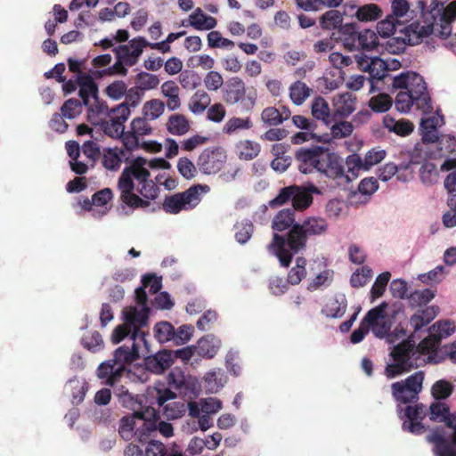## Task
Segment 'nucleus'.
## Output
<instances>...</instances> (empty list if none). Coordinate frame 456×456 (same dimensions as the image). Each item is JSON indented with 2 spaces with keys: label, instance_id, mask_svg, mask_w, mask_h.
Instances as JSON below:
<instances>
[{
  "label": "nucleus",
  "instance_id": "obj_1",
  "mask_svg": "<svg viewBox=\"0 0 456 456\" xmlns=\"http://www.w3.org/2000/svg\"><path fill=\"white\" fill-rule=\"evenodd\" d=\"M147 159L137 157L126 166L118 181L120 200L127 207L146 208L159 195V187L150 178Z\"/></svg>",
  "mask_w": 456,
  "mask_h": 456
},
{
  "label": "nucleus",
  "instance_id": "obj_2",
  "mask_svg": "<svg viewBox=\"0 0 456 456\" xmlns=\"http://www.w3.org/2000/svg\"><path fill=\"white\" fill-rule=\"evenodd\" d=\"M439 19L443 31L447 37L451 34L450 24L456 19V1L451 2L445 8L443 4H436L428 11H422L420 17L404 28V32L411 45H418L424 37L430 36L434 25Z\"/></svg>",
  "mask_w": 456,
  "mask_h": 456
},
{
  "label": "nucleus",
  "instance_id": "obj_3",
  "mask_svg": "<svg viewBox=\"0 0 456 456\" xmlns=\"http://www.w3.org/2000/svg\"><path fill=\"white\" fill-rule=\"evenodd\" d=\"M307 240L308 237L303 227L299 224H296L291 226L286 235L273 233L267 249L278 258L282 267H289L293 256L305 249Z\"/></svg>",
  "mask_w": 456,
  "mask_h": 456
},
{
  "label": "nucleus",
  "instance_id": "obj_4",
  "mask_svg": "<svg viewBox=\"0 0 456 456\" xmlns=\"http://www.w3.org/2000/svg\"><path fill=\"white\" fill-rule=\"evenodd\" d=\"M332 38L342 44L348 52L371 51L379 45V37L374 30L360 29L356 23H346L339 31L332 32Z\"/></svg>",
  "mask_w": 456,
  "mask_h": 456
},
{
  "label": "nucleus",
  "instance_id": "obj_5",
  "mask_svg": "<svg viewBox=\"0 0 456 456\" xmlns=\"http://www.w3.org/2000/svg\"><path fill=\"white\" fill-rule=\"evenodd\" d=\"M416 354L415 344L410 340H403L395 346L390 352L393 362L386 365L384 375L392 379L418 368Z\"/></svg>",
  "mask_w": 456,
  "mask_h": 456
},
{
  "label": "nucleus",
  "instance_id": "obj_6",
  "mask_svg": "<svg viewBox=\"0 0 456 456\" xmlns=\"http://www.w3.org/2000/svg\"><path fill=\"white\" fill-rule=\"evenodd\" d=\"M207 184H194L183 192L166 196L162 209L167 214L176 215L183 210H191L201 200L200 195L209 191Z\"/></svg>",
  "mask_w": 456,
  "mask_h": 456
},
{
  "label": "nucleus",
  "instance_id": "obj_7",
  "mask_svg": "<svg viewBox=\"0 0 456 456\" xmlns=\"http://www.w3.org/2000/svg\"><path fill=\"white\" fill-rule=\"evenodd\" d=\"M425 373L418 370L404 379L391 384V394L399 404H408L418 402L419 395L423 388Z\"/></svg>",
  "mask_w": 456,
  "mask_h": 456
},
{
  "label": "nucleus",
  "instance_id": "obj_8",
  "mask_svg": "<svg viewBox=\"0 0 456 456\" xmlns=\"http://www.w3.org/2000/svg\"><path fill=\"white\" fill-rule=\"evenodd\" d=\"M223 100L228 105L240 103L243 110H250L256 103V95L247 94L244 81L239 77H233L223 89Z\"/></svg>",
  "mask_w": 456,
  "mask_h": 456
},
{
  "label": "nucleus",
  "instance_id": "obj_9",
  "mask_svg": "<svg viewBox=\"0 0 456 456\" xmlns=\"http://www.w3.org/2000/svg\"><path fill=\"white\" fill-rule=\"evenodd\" d=\"M316 172L329 179L339 180L346 183L351 182L349 175H346L341 158L337 153L331 152L326 148Z\"/></svg>",
  "mask_w": 456,
  "mask_h": 456
},
{
  "label": "nucleus",
  "instance_id": "obj_10",
  "mask_svg": "<svg viewBox=\"0 0 456 456\" xmlns=\"http://www.w3.org/2000/svg\"><path fill=\"white\" fill-rule=\"evenodd\" d=\"M134 418L142 420V425L137 428L134 435L141 443H146L151 433L156 432L157 427L153 422L146 421L144 413L142 411L134 412L132 417H123L120 422L119 434L126 440L130 439L135 426Z\"/></svg>",
  "mask_w": 456,
  "mask_h": 456
},
{
  "label": "nucleus",
  "instance_id": "obj_11",
  "mask_svg": "<svg viewBox=\"0 0 456 456\" xmlns=\"http://www.w3.org/2000/svg\"><path fill=\"white\" fill-rule=\"evenodd\" d=\"M227 159L226 151L223 147H208L204 149L197 159L199 169L206 175L218 173Z\"/></svg>",
  "mask_w": 456,
  "mask_h": 456
},
{
  "label": "nucleus",
  "instance_id": "obj_12",
  "mask_svg": "<svg viewBox=\"0 0 456 456\" xmlns=\"http://www.w3.org/2000/svg\"><path fill=\"white\" fill-rule=\"evenodd\" d=\"M360 69L370 74V92L376 90V83L383 80L389 70L387 62L379 57H370L364 53L355 56Z\"/></svg>",
  "mask_w": 456,
  "mask_h": 456
},
{
  "label": "nucleus",
  "instance_id": "obj_13",
  "mask_svg": "<svg viewBox=\"0 0 456 456\" xmlns=\"http://www.w3.org/2000/svg\"><path fill=\"white\" fill-rule=\"evenodd\" d=\"M325 148L319 145L301 147L295 152V160L302 174L316 172Z\"/></svg>",
  "mask_w": 456,
  "mask_h": 456
},
{
  "label": "nucleus",
  "instance_id": "obj_14",
  "mask_svg": "<svg viewBox=\"0 0 456 456\" xmlns=\"http://www.w3.org/2000/svg\"><path fill=\"white\" fill-rule=\"evenodd\" d=\"M130 109L126 104H118L109 112V120L102 124L105 134L111 138H119L125 130V122L130 116Z\"/></svg>",
  "mask_w": 456,
  "mask_h": 456
},
{
  "label": "nucleus",
  "instance_id": "obj_15",
  "mask_svg": "<svg viewBox=\"0 0 456 456\" xmlns=\"http://www.w3.org/2000/svg\"><path fill=\"white\" fill-rule=\"evenodd\" d=\"M149 307H142L137 309L130 306L124 311L125 322L131 327L133 333L131 338L140 339V341L147 347L146 334L142 328L147 325Z\"/></svg>",
  "mask_w": 456,
  "mask_h": 456
},
{
  "label": "nucleus",
  "instance_id": "obj_16",
  "mask_svg": "<svg viewBox=\"0 0 456 456\" xmlns=\"http://www.w3.org/2000/svg\"><path fill=\"white\" fill-rule=\"evenodd\" d=\"M144 47H146V39L138 37L130 40L128 45H119L115 47L113 52L116 59H120L127 67H132L138 62Z\"/></svg>",
  "mask_w": 456,
  "mask_h": 456
},
{
  "label": "nucleus",
  "instance_id": "obj_17",
  "mask_svg": "<svg viewBox=\"0 0 456 456\" xmlns=\"http://www.w3.org/2000/svg\"><path fill=\"white\" fill-rule=\"evenodd\" d=\"M427 441L434 445L436 456H456V429L450 440L445 437L443 428H436L427 436Z\"/></svg>",
  "mask_w": 456,
  "mask_h": 456
},
{
  "label": "nucleus",
  "instance_id": "obj_18",
  "mask_svg": "<svg viewBox=\"0 0 456 456\" xmlns=\"http://www.w3.org/2000/svg\"><path fill=\"white\" fill-rule=\"evenodd\" d=\"M126 371V366L118 365L117 362L110 360L100 364L97 376L101 379H105L106 385L114 387L120 381Z\"/></svg>",
  "mask_w": 456,
  "mask_h": 456
},
{
  "label": "nucleus",
  "instance_id": "obj_19",
  "mask_svg": "<svg viewBox=\"0 0 456 456\" xmlns=\"http://www.w3.org/2000/svg\"><path fill=\"white\" fill-rule=\"evenodd\" d=\"M356 100V96L349 92L336 94L332 100L335 119L351 115L355 110Z\"/></svg>",
  "mask_w": 456,
  "mask_h": 456
},
{
  "label": "nucleus",
  "instance_id": "obj_20",
  "mask_svg": "<svg viewBox=\"0 0 456 456\" xmlns=\"http://www.w3.org/2000/svg\"><path fill=\"white\" fill-rule=\"evenodd\" d=\"M311 114L315 122L320 121L326 126H330L335 120L329 102L320 95L314 97L311 102Z\"/></svg>",
  "mask_w": 456,
  "mask_h": 456
},
{
  "label": "nucleus",
  "instance_id": "obj_21",
  "mask_svg": "<svg viewBox=\"0 0 456 456\" xmlns=\"http://www.w3.org/2000/svg\"><path fill=\"white\" fill-rule=\"evenodd\" d=\"M174 359L170 351H160L154 355L145 357V368L156 374H160L169 369L173 364Z\"/></svg>",
  "mask_w": 456,
  "mask_h": 456
},
{
  "label": "nucleus",
  "instance_id": "obj_22",
  "mask_svg": "<svg viewBox=\"0 0 456 456\" xmlns=\"http://www.w3.org/2000/svg\"><path fill=\"white\" fill-rule=\"evenodd\" d=\"M140 343V339L131 338L130 346L123 345L115 350L113 361L118 365L125 366L139 359Z\"/></svg>",
  "mask_w": 456,
  "mask_h": 456
},
{
  "label": "nucleus",
  "instance_id": "obj_23",
  "mask_svg": "<svg viewBox=\"0 0 456 456\" xmlns=\"http://www.w3.org/2000/svg\"><path fill=\"white\" fill-rule=\"evenodd\" d=\"M438 312V306L431 305L414 314L410 319V323L414 331H418L429 324L436 317Z\"/></svg>",
  "mask_w": 456,
  "mask_h": 456
},
{
  "label": "nucleus",
  "instance_id": "obj_24",
  "mask_svg": "<svg viewBox=\"0 0 456 456\" xmlns=\"http://www.w3.org/2000/svg\"><path fill=\"white\" fill-rule=\"evenodd\" d=\"M410 164L419 165L428 162L429 159H436L432 145L424 142H417L409 152Z\"/></svg>",
  "mask_w": 456,
  "mask_h": 456
},
{
  "label": "nucleus",
  "instance_id": "obj_25",
  "mask_svg": "<svg viewBox=\"0 0 456 456\" xmlns=\"http://www.w3.org/2000/svg\"><path fill=\"white\" fill-rule=\"evenodd\" d=\"M221 341L213 335L201 338L196 346L199 355L205 358H213L220 348Z\"/></svg>",
  "mask_w": 456,
  "mask_h": 456
},
{
  "label": "nucleus",
  "instance_id": "obj_26",
  "mask_svg": "<svg viewBox=\"0 0 456 456\" xmlns=\"http://www.w3.org/2000/svg\"><path fill=\"white\" fill-rule=\"evenodd\" d=\"M79 86L78 94L82 99L84 105L89 104L91 96L97 98L98 87L94 78L90 75H80L77 77Z\"/></svg>",
  "mask_w": 456,
  "mask_h": 456
},
{
  "label": "nucleus",
  "instance_id": "obj_27",
  "mask_svg": "<svg viewBox=\"0 0 456 456\" xmlns=\"http://www.w3.org/2000/svg\"><path fill=\"white\" fill-rule=\"evenodd\" d=\"M216 20L205 14L200 8H197L189 16V25L196 30H210L216 28Z\"/></svg>",
  "mask_w": 456,
  "mask_h": 456
},
{
  "label": "nucleus",
  "instance_id": "obj_28",
  "mask_svg": "<svg viewBox=\"0 0 456 456\" xmlns=\"http://www.w3.org/2000/svg\"><path fill=\"white\" fill-rule=\"evenodd\" d=\"M296 224L294 209L285 208L274 216L272 228L277 232H283L288 229L289 230Z\"/></svg>",
  "mask_w": 456,
  "mask_h": 456
},
{
  "label": "nucleus",
  "instance_id": "obj_29",
  "mask_svg": "<svg viewBox=\"0 0 456 456\" xmlns=\"http://www.w3.org/2000/svg\"><path fill=\"white\" fill-rule=\"evenodd\" d=\"M320 26L324 30L339 29L345 25L343 24V15L338 10H330L324 12L319 18Z\"/></svg>",
  "mask_w": 456,
  "mask_h": 456
},
{
  "label": "nucleus",
  "instance_id": "obj_30",
  "mask_svg": "<svg viewBox=\"0 0 456 456\" xmlns=\"http://www.w3.org/2000/svg\"><path fill=\"white\" fill-rule=\"evenodd\" d=\"M167 131L174 135H183L190 130V122L183 114H173L167 122Z\"/></svg>",
  "mask_w": 456,
  "mask_h": 456
},
{
  "label": "nucleus",
  "instance_id": "obj_31",
  "mask_svg": "<svg viewBox=\"0 0 456 456\" xmlns=\"http://www.w3.org/2000/svg\"><path fill=\"white\" fill-rule=\"evenodd\" d=\"M260 144L250 141L242 140L236 144V153L241 160H251L258 156L260 152Z\"/></svg>",
  "mask_w": 456,
  "mask_h": 456
},
{
  "label": "nucleus",
  "instance_id": "obj_32",
  "mask_svg": "<svg viewBox=\"0 0 456 456\" xmlns=\"http://www.w3.org/2000/svg\"><path fill=\"white\" fill-rule=\"evenodd\" d=\"M317 191V188L314 185L311 187L310 191L306 190L305 188L297 186V191H295L292 198V209H294V211L305 210L309 208L313 203V196L311 192Z\"/></svg>",
  "mask_w": 456,
  "mask_h": 456
},
{
  "label": "nucleus",
  "instance_id": "obj_33",
  "mask_svg": "<svg viewBox=\"0 0 456 456\" xmlns=\"http://www.w3.org/2000/svg\"><path fill=\"white\" fill-rule=\"evenodd\" d=\"M299 224L303 227V230L308 239L312 236H317L324 233L328 228L325 219L314 216L305 218L303 223Z\"/></svg>",
  "mask_w": 456,
  "mask_h": 456
},
{
  "label": "nucleus",
  "instance_id": "obj_34",
  "mask_svg": "<svg viewBox=\"0 0 456 456\" xmlns=\"http://www.w3.org/2000/svg\"><path fill=\"white\" fill-rule=\"evenodd\" d=\"M312 94L313 89L300 80L292 83L289 86V97L297 106L302 105Z\"/></svg>",
  "mask_w": 456,
  "mask_h": 456
},
{
  "label": "nucleus",
  "instance_id": "obj_35",
  "mask_svg": "<svg viewBox=\"0 0 456 456\" xmlns=\"http://www.w3.org/2000/svg\"><path fill=\"white\" fill-rule=\"evenodd\" d=\"M123 150L118 148L104 149L102 154V164L108 170H118L122 163Z\"/></svg>",
  "mask_w": 456,
  "mask_h": 456
},
{
  "label": "nucleus",
  "instance_id": "obj_36",
  "mask_svg": "<svg viewBox=\"0 0 456 456\" xmlns=\"http://www.w3.org/2000/svg\"><path fill=\"white\" fill-rule=\"evenodd\" d=\"M210 102L209 94L204 90H198L190 100L189 109L194 114H200L209 106Z\"/></svg>",
  "mask_w": 456,
  "mask_h": 456
},
{
  "label": "nucleus",
  "instance_id": "obj_37",
  "mask_svg": "<svg viewBox=\"0 0 456 456\" xmlns=\"http://www.w3.org/2000/svg\"><path fill=\"white\" fill-rule=\"evenodd\" d=\"M436 148V151H435L436 159L454 154L456 153V138L452 135L442 134Z\"/></svg>",
  "mask_w": 456,
  "mask_h": 456
},
{
  "label": "nucleus",
  "instance_id": "obj_38",
  "mask_svg": "<svg viewBox=\"0 0 456 456\" xmlns=\"http://www.w3.org/2000/svg\"><path fill=\"white\" fill-rule=\"evenodd\" d=\"M253 126L249 117L238 118L232 117L227 120L223 127V132L226 134H232L240 130H248Z\"/></svg>",
  "mask_w": 456,
  "mask_h": 456
},
{
  "label": "nucleus",
  "instance_id": "obj_39",
  "mask_svg": "<svg viewBox=\"0 0 456 456\" xmlns=\"http://www.w3.org/2000/svg\"><path fill=\"white\" fill-rule=\"evenodd\" d=\"M382 11L375 4H364L358 8L355 17L360 21L376 20L381 17Z\"/></svg>",
  "mask_w": 456,
  "mask_h": 456
},
{
  "label": "nucleus",
  "instance_id": "obj_40",
  "mask_svg": "<svg viewBox=\"0 0 456 456\" xmlns=\"http://www.w3.org/2000/svg\"><path fill=\"white\" fill-rule=\"evenodd\" d=\"M306 259L298 256L296 259V265L288 273V282L291 285H297L306 275Z\"/></svg>",
  "mask_w": 456,
  "mask_h": 456
},
{
  "label": "nucleus",
  "instance_id": "obj_41",
  "mask_svg": "<svg viewBox=\"0 0 456 456\" xmlns=\"http://www.w3.org/2000/svg\"><path fill=\"white\" fill-rule=\"evenodd\" d=\"M454 386L448 380L439 379L431 387V395L436 400H444L451 396Z\"/></svg>",
  "mask_w": 456,
  "mask_h": 456
},
{
  "label": "nucleus",
  "instance_id": "obj_42",
  "mask_svg": "<svg viewBox=\"0 0 456 456\" xmlns=\"http://www.w3.org/2000/svg\"><path fill=\"white\" fill-rule=\"evenodd\" d=\"M387 307V304L386 302H382L379 305L368 311L362 322L365 323V325H369V329L370 327H374L379 322V321L380 319L385 318Z\"/></svg>",
  "mask_w": 456,
  "mask_h": 456
},
{
  "label": "nucleus",
  "instance_id": "obj_43",
  "mask_svg": "<svg viewBox=\"0 0 456 456\" xmlns=\"http://www.w3.org/2000/svg\"><path fill=\"white\" fill-rule=\"evenodd\" d=\"M346 166L347 167V173H346V175H349L351 181L358 176L360 171H366L362 158L355 153L347 156L346 159Z\"/></svg>",
  "mask_w": 456,
  "mask_h": 456
},
{
  "label": "nucleus",
  "instance_id": "obj_44",
  "mask_svg": "<svg viewBox=\"0 0 456 456\" xmlns=\"http://www.w3.org/2000/svg\"><path fill=\"white\" fill-rule=\"evenodd\" d=\"M392 98L387 94H379L369 101V107L375 112H386L392 106Z\"/></svg>",
  "mask_w": 456,
  "mask_h": 456
},
{
  "label": "nucleus",
  "instance_id": "obj_45",
  "mask_svg": "<svg viewBox=\"0 0 456 456\" xmlns=\"http://www.w3.org/2000/svg\"><path fill=\"white\" fill-rule=\"evenodd\" d=\"M440 342L439 337L437 338L436 335L431 331L428 337L422 339L419 345L415 346L416 353L417 354H428L435 352L438 348Z\"/></svg>",
  "mask_w": 456,
  "mask_h": 456
},
{
  "label": "nucleus",
  "instance_id": "obj_46",
  "mask_svg": "<svg viewBox=\"0 0 456 456\" xmlns=\"http://www.w3.org/2000/svg\"><path fill=\"white\" fill-rule=\"evenodd\" d=\"M419 178L424 184L431 185L437 182L438 171L435 164L425 162L419 168Z\"/></svg>",
  "mask_w": 456,
  "mask_h": 456
},
{
  "label": "nucleus",
  "instance_id": "obj_47",
  "mask_svg": "<svg viewBox=\"0 0 456 456\" xmlns=\"http://www.w3.org/2000/svg\"><path fill=\"white\" fill-rule=\"evenodd\" d=\"M154 332L156 338L160 342H167L175 339V328L167 322H161L155 325Z\"/></svg>",
  "mask_w": 456,
  "mask_h": 456
},
{
  "label": "nucleus",
  "instance_id": "obj_48",
  "mask_svg": "<svg viewBox=\"0 0 456 456\" xmlns=\"http://www.w3.org/2000/svg\"><path fill=\"white\" fill-rule=\"evenodd\" d=\"M159 84L158 76L148 72H140L136 76V86L144 91L156 88Z\"/></svg>",
  "mask_w": 456,
  "mask_h": 456
},
{
  "label": "nucleus",
  "instance_id": "obj_49",
  "mask_svg": "<svg viewBox=\"0 0 456 456\" xmlns=\"http://www.w3.org/2000/svg\"><path fill=\"white\" fill-rule=\"evenodd\" d=\"M435 297V293L429 289L415 290L409 296V304L411 307L427 305Z\"/></svg>",
  "mask_w": 456,
  "mask_h": 456
},
{
  "label": "nucleus",
  "instance_id": "obj_50",
  "mask_svg": "<svg viewBox=\"0 0 456 456\" xmlns=\"http://www.w3.org/2000/svg\"><path fill=\"white\" fill-rule=\"evenodd\" d=\"M390 277L391 274L389 272H384L376 278V281L370 289L371 301H374L383 296Z\"/></svg>",
  "mask_w": 456,
  "mask_h": 456
},
{
  "label": "nucleus",
  "instance_id": "obj_51",
  "mask_svg": "<svg viewBox=\"0 0 456 456\" xmlns=\"http://www.w3.org/2000/svg\"><path fill=\"white\" fill-rule=\"evenodd\" d=\"M295 191H297V185H290L281 188L278 195L269 201V206L271 208H276L282 206L289 201L292 202V198Z\"/></svg>",
  "mask_w": 456,
  "mask_h": 456
},
{
  "label": "nucleus",
  "instance_id": "obj_52",
  "mask_svg": "<svg viewBox=\"0 0 456 456\" xmlns=\"http://www.w3.org/2000/svg\"><path fill=\"white\" fill-rule=\"evenodd\" d=\"M165 110V104L162 101L154 99L147 102L143 106V115L151 119L154 120L160 117Z\"/></svg>",
  "mask_w": 456,
  "mask_h": 456
},
{
  "label": "nucleus",
  "instance_id": "obj_53",
  "mask_svg": "<svg viewBox=\"0 0 456 456\" xmlns=\"http://www.w3.org/2000/svg\"><path fill=\"white\" fill-rule=\"evenodd\" d=\"M82 112V102L75 98L67 100L61 108V113L65 118H75Z\"/></svg>",
  "mask_w": 456,
  "mask_h": 456
},
{
  "label": "nucleus",
  "instance_id": "obj_54",
  "mask_svg": "<svg viewBox=\"0 0 456 456\" xmlns=\"http://www.w3.org/2000/svg\"><path fill=\"white\" fill-rule=\"evenodd\" d=\"M235 239L240 244H245L252 236L254 225L250 221H245L235 224Z\"/></svg>",
  "mask_w": 456,
  "mask_h": 456
},
{
  "label": "nucleus",
  "instance_id": "obj_55",
  "mask_svg": "<svg viewBox=\"0 0 456 456\" xmlns=\"http://www.w3.org/2000/svg\"><path fill=\"white\" fill-rule=\"evenodd\" d=\"M178 78L180 85L186 90H193L200 85V77L193 70L182 71Z\"/></svg>",
  "mask_w": 456,
  "mask_h": 456
},
{
  "label": "nucleus",
  "instance_id": "obj_56",
  "mask_svg": "<svg viewBox=\"0 0 456 456\" xmlns=\"http://www.w3.org/2000/svg\"><path fill=\"white\" fill-rule=\"evenodd\" d=\"M261 120L267 126H276L282 124L280 110L275 107H266L261 113Z\"/></svg>",
  "mask_w": 456,
  "mask_h": 456
},
{
  "label": "nucleus",
  "instance_id": "obj_57",
  "mask_svg": "<svg viewBox=\"0 0 456 456\" xmlns=\"http://www.w3.org/2000/svg\"><path fill=\"white\" fill-rule=\"evenodd\" d=\"M455 329L456 327L454 322L450 320L438 321L433 324L431 328L432 332L435 333L437 338L439 337L440 340L454 333Z\"/></svg>",
  "mask_w": 456,
  "mask_h": 456
},
{
  "label": "nucleus",
  "instance_id": "obj_58",
  "mask_svg": "<svg viewBox=\"0 0 456 456\" xmlns=\"http://www.w3.org/2000/svg\"><path fill=\"white\" fill-rule=\"evenodd\" d=\"M429 419L432 421L444 422V419L450 413V408L445 403L435 402L429 407Z\"/></svg>",
  "mask_w": 456,
  "mask_h": 456
},
{
  "label": "nucleus",
  "instance_id": "obj_59",
  "mask_svg": "<svg viewBox=\"0 0 456 456\" xmlns=\"http://www.w3.org/2000/svg\"><path fill=\"white\" fill-rule=\"evenodd\" d=\"M400 23L394 19V16L388 15L385 20L378 22L377 31L380 37H388L395 32L396 25Z\"/></svg>",
  "mask_w": 456,
  "mask_h": 456
},
{
  "label": "nucleus",
  "instance_id": "obj_60",
  "mask_svg": "<svg viewBox=\"0 0 456 456\" xmlns=\"http://www.w3.org/2000/svg\"><path fill=\"white\" fill-rule=\"evenodd\" d=\"M163 413L168 419H176L181 418L186 411L184 403L171 402L163 408Z\"/></svg>",
  "mask_w": 456,
  "mask_h": 456
},
{
  "label": "nucleus",
  "instance_id": "obj_61",
  "mask_svg": "<svg viewBox=\"0 0 456 456\" xmlns=\"http://www.w3.org/2000/svg\"><path fill=\"white\" fill-rule=\"evenodd\" d=\"M177 169L179 174L187 180L192 179L197 174L195 165L186 157L178 159Z\"/></svg>",
  "mask_w": 456,
  "mask_h": 456
},
{
  "label": "nucleus",
  "instance_id": "obj_62",
  "mask_svg": "<svg viewBox=\"0 0 456 456\" xmlns=\"http://www.w3.org/2000/svg\"><path fill=\"white\" fill-rule=\"evenodd\" d=\"M82 345L92 352L100 351L103 346L102 335L98 331H94L82 338Z\"/></svg>",
  "mask_w": 456,
  "mask_h": 456
},
{
  "label": "nucleus",
  "instance_id": "obj_63",
  "mask_svg": "<svg viewBox=\"0 0 456 456\" xmlns=\"http://www.w3.org/2000/svg\"><path fill=\"white\" fill-rule=\"evenodd\" d=\"M386 155L387 153L384 150H379L376 148L370 150L362 159L365 170L368 171L371 167L381 162L385 159Z\"/></svg>",
  "mask_w": 456,
  "mask_h": 456
},
{
  "label": "nucleus",
  "instance_id": "obj_64",
  "mask_svg": "<svg viewBox=\"0 0 456 456\" xmlns=\"http://www.w3.org/2000/svg\"><path fill=\"white\" fill-rule=\"evenodd\" d=\"M395 105L397 110L403 113L410 111L413 105V97L407 91H401L396 94Z\"/></svg>",
  "mask_w": 456,
  "mask_h": 456
}]
</instances>
